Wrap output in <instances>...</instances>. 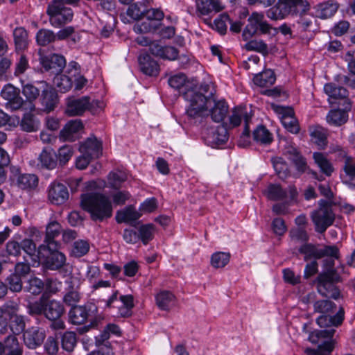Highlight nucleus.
I'll list each match as a JSON object with an SVG mask.
<instances>
[{
	"label": "nucleus",
	"mask_w": 355,
	"mask_h": 355,
	"mask_svg": "<svg viewBox=\"0 0 355 355\" xmlns=\"http://www.w3.org/2000/svg\"><path fill=\"white\" fill-rule=\"evenodd\" d=\"M336 308L334 302L328 300L316 301L313 304L314 311L321 313L316 322L320 327L327 328L310 332L308 340L313 344H319L316 349L307 347L304 353L307 355H330L334 349L336 340L333 338L336 332L334 327L342 324L345 318V311L340 307L334 315H331Z\"/></svg>",
	"instance_id": "nucleus-1"
},
{
	"label": "nucleus",
	"mask_w": 355,
	"mask_h": 355,
	"mask_svg": "<svg viewBox=\"0 0 355 355\" xmlns=\"http://www.w3.org/2000/svg\"><path fill=\"white\" fill-rule=\"evenodd\" d=\"M207 86L196 89H188L183 92L184 98L189 103L186 110V116L190 123L200 124L208 116L207 109L214 104L209 113L212 120L220 123L224 120L228 112L229 107L224 100L216 101L210 93L205 96L201 90L206 91Z\"/></svg>",
	"instance_id": "nucleus-2"
},
{
	"label": "nucleus",
	"mask_w": 355,
	"mask_h": 355,
	"mask_svg": "<svg viewBox=\"0 0 355 355\" xmlns=\"http://www.w3.org/2000/svg\"><path fill=\"white\" fill-rule=\"evenodd\" d=\"M27 312L31 316L44 315L51 322L50 328L53 330H63L66 325L62 316L65 309L62 303L56 300H45L42 296L38 300L27 304Z\"/></svg>",
	"instance_id": "nucleus-3"
},
{
	"label": "nucleus",
	"mask_w": 355,
	"mask_h": 355,
	"mask_svg": "<svg viewBox=\"0 0 355 355\" xmlns=\"http://www.w3.org/2000/svg\"><path fill=\"white\" fill-rule=\"evenodd\" d=\"M81 207L90 214L94 221H103L112 216V205L109 197L98 192L81 195Z\"/></svg>",
	"instance_id": "nucleus-4"
},
{
	"label": "nucleus",
	"mask_w": 355,
	"mask_h": 355,
	"mask_svg": "<svg viewBox=\"0 0 355 355\" xmlns=\"http://www.w3.org/2000/svg\"><path fill=\"white\" fill-rule=\"evenodd\" d=\"M309 8L307 0H278L266 11V16L272 20L282 19L288 15H302Z\"/></svg>",
	"instance_id": "nucleus-5"
},
{
	"label": "nucleus",
	"mask_w": 355,
	"mask_h": 355,
	"mask_svg": "<svg viewBox=\"0 0 355 355\" xmlns=\"http://www.w3.org/2000/svg\"><path fill=\"white\" fill-rule=\"evenodd\" d=\"M330 268L326 272L318 275L315 279L318 293L324 297L338 299L340 295L339 291L336 288L335 283L340 279V276L334 269V261H329Z\"/></svg>",
	"instance_id": "nucleus-6"
},
{
	"label": "nucleus",
	"mask_w": 355,
	"mask_h": 355,
	"mask_svg": "<svg viewBox=\"0 0 355 355\" xmlns=\"http://www.w3.org/2000/svg\"><path fill=\"white\" fill-rule=\"evenodd\" d=\"M242 36L244 40H248L257 34L275 35L277 29L270 25L261 12H253L248 19Z\"/></svg>",
	"instance_id": "nucleus-7"
},
{
	"label": "nucleus",
	"mask_w": 355,
	"mask_h": 355,
	"mask_svg": "<svg viewBox=\"0 0 355 355\" xmlns=\"http://www.w3.org/2000/svg\"><path fill=\"white\" fill-rule=\"evenodd\" d=\"M98 309L93 303H87L83 306H73L69 311V320L73 324H83L87 320H90V324L84 326L79 329L80 334L89 331L92 327H94L96 322L94 318L96 315Z\"/></svg>",
	"instance_id": "nucleus-8"
},
{
	"label": "nucleus",
	"mask_w": 355,
	"mask_h": 355,
	"mask_svg": "<svg viewBox=\"0 0 355 355\" xmlns=\"http://www.w3.org/2000/svg\"><path fill=\"white\" fill-rule=\"evenodd\" d=\"M101 107V101L92 100L89 96H85L80 98L69 96L66 99L65 114L69 116H81L87 110L95 112Z\"/></svg>",
	"instance_id": "nucleus-9"
},
{
	"label": "nucleus",
	"mask_w": 355,
	"mask_h": 355,
	"mask_svg": "<svg viewBox=\"0 0 355 355\" xmlns=\"http://www.w3.org/2000/svg\"><path fill=\"white\" fill-rule=\"evenodd\" d=\"M320 205L318 209L311 212V217L315 225V231L322 234L334 223L335 214L331 207L328 205L326 201L321 200Z\"/></svg>",
	"instance_id": "nucleus-10"
},
{
	"label": "nucleus",
	"mask_w": 355,
	"mask_h": 355,
	"mask_svg": "<svg viewBox=\"0 0 355 355\" xmlns=\"http://www.w3.org/2000/svg\"><path fill=\"white\" fill-rule=\"evenodd\" d=\"M119 292L115 291L107 300L106 306L118 309L116 317L129 318L132 315L134 297L132 295H121L118 298Z\"/></svg>",
	"instance_id": "nucleus-11"
},
{
	"label": "nucleus",
	"mask_w": 355,
	"mask_h": 355,
	"mask_svg": "<svg viewBox=\"0 0 355 355\" xmlns=\"http://www.w3.org/2000/svg\"><path fill=\"white\" fill-rule=\"evenodd\" d=\"M46 13L49 17L51 25L55 28H60L71 22L73 17L71 8L55 4L48 5Z\"/></svg>",
	"instance_id": "nucleus-12"
},
{
	"label": "nucleus",
	"mask_w": 355,
	"mask_h": 355,
	"mask_svg": "<svg viewBox=\"0 0 355 355\" xmlns=\"http://www.w3.org/2000/svg\"><path fill=\"white\" fill-rule=\"evenodd\" d=\"M299 252L304 255V260L308 261L312 258L320 259L324 257L338 258V248L335 245H325L318 248L311 243H304L299 248Z\"/></svg>",
	"instance_id": "nucleus-13"
},
{
	"label": "nucleus",
	"mask_w": 355,
	"mask_h": 355,
	"mask_svg": "<svg viewBox=\"0 0 355 355\" xmlns=\"http://www.w3.org/2000/svg\"><path fill=\"white\" fill-rule=\"evenodd\" d=\"M252 119V114L248 111L245 107H236L231 112L229 117V128L239 126L241 121L244 122V129L241 135V138H248L250 137L249 123Z\"/></svg>",
	"instance_id": "nucleus-14"
},
{
	"label": "nucleus",
	"mask_w": 355,
	"mask_h": 355,
	"mask_svg": "<svg viewBox=\"0 0 355 355\" xmlns=\"http://www.w3.org/2000/svg\"><path fill=\"white\" fill-rule=\"evenodd\" d=\"M272 107L275 112L279 114L282 125L288 132L293 134L299 132L300 126L292 108L280 105H272Z\"/></svg>",
	"instance_id": "nucleus-15"
},
{
	"label": "nucleus",
	"mask_w": 355,
	"mask_h": 355,
	"mask_svg": "<svg viewBox=\"0 0 355 355\" xmlns=\"http://www.w3.org/2000/svg\"><path fill=\"white\" fill-rule=\"evenodd\" d=\"M10 180L13 182H16L17 186L21 189H31L37 186V177L34 174H22L19 166H11L10 167Z\"/></svg>",
	"instance_id": "nucleus-16"
},
{
	"label": "nucleus",
	"mask_w": 355,
	"mask_h": 355,
	"mask_svg": "<svg viewBox=\"0 0 355 355\" xmlns=\"http://www.w3.org/2000/svg\"><path fill=\"white\" fill-rule=\"evenodd\" d=\"M40 62L46 71H50L53 74L60 73L66 66L64 57L55 53L40 55Z\"/></svg>",
	"instance_id": "nucleus-17"
},
{
	"label": "nucleus",
	"mask_w": 355,
	"mask_h": 355,
	"mask_svg": "<svg viewBox=\"0 0 355 355\" xmlns=\"http://www.w3.org/2000/svg\"><path fill=\"white\" fill-rule=\"evenodd\" d=\"M46 338L45 331L36 327H32L24 333V344L29 349H36L42 345Z\"/></svg>",
	"instance_id": "nucleus-18"
},
{
	"label": "nucleus",
	"mask_w": 355,
	"mask_h": 355,
	"mask_svg": "<svg viewBox=\"0 0 355 355\" xmlns=\"http://www.w3.org/2000/svg\"><path fill=\"white\" fill-rule=\"evenodd\" d=\"M84 128L80 119L69 121L60 132V137L64 141H74L78 138V133Z\"/></svg>",
	"instance_id": "nucleus-19"
},
{
	"label": "nucleus",
	"mask_w": 355,
	"mask_h": 355,
	"mask_svg": "<svg viewBox=\"0 0 355 355\" xmlns=\"http://www.w3.org/2000/svg\"><path fill=\"white\" fill-rule=\"evenodd\" d=\"M49 200L55 205L63 204L69 198L67 187L59 182H52L48 190Z\"/></svg>",
	"instance_id": "nucleus-20"
},
{
	"label": "nucleus",
	"mask_w": 355,
	"mask_h": 355,
	"mask_svg": "<svg viewBox=\"0 0 355 355\" xmlns=\"http://www.w3.org/2000/svg\"><path fill=\"white\" fill-rule=\"evenodd\" d=\"M149 51L153 55L168 60H176L179 54V51L175 47L164 46L157 42H152L149 44Z\"/></svg>",
	"instance_id": "nucleus-21"
},
{
	"label": "nucleus",
	"mask_w": 355,
	"mask_h": 355,
	"mask_svg": "<svg viewBox=\"0 0 355 355\" xmlns=\"http://www.w3.org/2000/svg\"><path fill=\"white\" fill-rule=\"evenodd\" d=\"M79 150L87 157L96 159L102 155V144L96 138L89 137L80 145Z\"/></svg>",
	"instance_id": "nucleus-22"
},
{
	"label": "nucleus",
	"mask_w": 355,
	"mask_h": 355,
	"mask_svg": "<svg viewBox=\"0 0 355 355\" xmlns=\"http://www.w3.org/2000/svg\"><path fill=\"white\" fill-rule=\"evenodd\" d=\"M205 137L206 142L213 147L223 144L228 139L227 128L224 125H218L209 130Z\"/></svg>",
	"instance_id": "nucleus-23"
},
{
	"label": "nucleus",
	"mask_w": 355,
	"mask_h": 355,
	"mask_svg": "<svg viewBox=\"0 0 355 355\" xmlns=\"http://www.w3.org/2000/svg\"><path fill=\"white\" fill-rule=\"evenodd\" d=\"M196 12L200 16L209 15L223 9L220 0H196Z\"/></svg>",
	"instance_id": "nucleus-24"
},
{
	"label": "nucleus",
	"mask_w": 355,
	"mask_h": 355,
	"mask_svg": "<svg viewBox=\"0 0 355 355\" xmlns=\"http://www.w3.org/2000/svg\"><path fill=\"white\" fill-rule=\"evenodd\" d=\"M343 163L340 176L343 183L349 184L355 179V159L343 153Z\"/></svg>",
	"instance_id": "nucleus-25"
},
{
	"label": "nucleus",
	"mask_w": 355,
	"mask_h": 355,
	"mask_svg": "<svg viewBox=\"0 0 355 355\" xmlns=\"http://www.w3.org/2000/svg\"><path fill=\"white\" fill-rule=\"evenodd\" d=\"M138 60L140 69L144 74L150 76L158 75L159 71V64L148 53H141L139 56Z\"/></svg>",
	"instance_id": "nucleus-26"
},
{
	"label": "nucleus",
	"mask_w": 355,
	"mask_h": 355,
	"mask_svg": "<svg viewBox=\"0 0 355 355\" xmlns=\"http://www.w3.org/2000/svg\"><path fill=\"white\" fill-rule=\"evenodd\" d=\"M52 248L53 250H48L49 254L46 257L45 266L49 270H56L65 265L66 257L63 253L57 250L56 248H53V246Z\"/></svg>",
	"instance_id": "nucleus-27"
},
{
	"label": "nucleus",
	"mask_w": 355,
	"mask_h": 355,
	"mask_svg": "<svg viewBox=\"0 0 355 355\" xmlns=\"http://www.w3.org/2000/svg\"><path fill=\"white\" fill-rule=\"evenodd\" d=\"M41 102L46 112L53 111L58 103L56 92L51 87H46L42 91Z\"/></svg>",
	"instance_id": "nucleus-28"
},
{
	"label": "nucleus",
	"mask_w": 355,
	"mask_h": 355,
	"mask_svg": "<svg viewBox=\"0 0 355 355\" xmlns=\"http://www.w3.org/2000/svg\"><path fill=\"white\" fill-rule=\"evenodd\" d=\"M311 140L320 148H324L327 145V129L320 126L313 125L309 128Z\"/></svg>",
	"instance_id": "nucleus-29"
},
{
	"label": "nucleus",
	"mask_w": 355,
	"mask_h": 355,
	"mask_svg": "<svg viewBox=\"0 0 355 355\" xmlns=\"http://www.w3.org/2000/svg\"><path fill=\"white\" fill-rule=\"evenodd\" d=\"M13 40L17 52L24 51L28 45V34L21 26L16 27L12 32Z\"/></svg>",
	"instance_id": "nucleus-30"
},
{
	"label": "nucleus",
	"mask_w": 355,
	"mask_h": 355,
	"mask_svg": "<svg viewBox=\"0 0 355 355\" xmlns=\"http://www.w3.org/2000/svg\"><path fill=\"white\" fill-rule=\"evenodd\" d=\"M60 225L56 221H52L48 224L44 240V242L46 243L47 250H53L52 246L57 248V243L54 241V239L60 234Z\"/></svg>",
	"instance_id": "nucleus-31"
},
{
	"label": "nucleus",
	"mask_w": 355,
	"mask_h": 355,
	"mask_svg": "<svg viewBox=\"0 0 355 355\" xmlns=\"http://www.w3.org/2000/svg\"><path fill=\"white\" fill-rule=\"evenodd\" d=\"M56 155L53 149L44 148L39 157V163L42 168L52 170L57 166Z\"/></svg>",
	"instance_id": "nucleus-32"
},
{
	"label": "nucleus",
	"mask_w": 355,
	"mask_h": 355,
	"mask_svg": "<svg viewBox=\"0 0 355 355\" xmlns=\"http://www.w3.org/2000/svg\"><path fill=\"white\" fill-rule=\"evenodd\" d=\"M276 80L275 73L271 69H266L256 74L253 81L257 86L268 87L272 85Z\"/></svg>",
	"instance_id": "nucleus-33"
},
{
	"label": "nucleus",
	"mask_w": 355,
	"mask_h": 355,
	"mask_svg": "<svg viewBox=\"0 0 355 355\" xmlns=\"http://www.w3.org/2000/svg\"><path fill=\"white\" fill-rule=\"evenodd\" d=\"M343 85H336L335 83H327L324 86V92L332 98H347L349 96V92L346 88L342 86Z\"/></svg>",
	"instance_id": "nucleus-34"
},
{
	"label": "nucleus",
	"mask_w": 355,
	"mask_h": 355,
	"mask_svg": "<svg viewBox=\"0 0 355 355\" xmlns=\"http://www.w3.org/2000/svg\"><path fill=\"white\" fill-rule=\"evenodd\" d=\"M326 119L329 125L340 126L347 122L348 114L343 110H331L327 114Z\"/></svg>",
	"instance_id": "nucleus-35"
},
{
	"label": "nucleus",
	"mask_w": 355,
	"mask_h": 355,
	"mask_svg": "<svg viewBox=\"0 0 355 355\" xmlns=\"http://www.w3.org/2000/svg\"><path fill=\"white\" fill-rule=\"evenodd\" d=\"M315 163L320 168V171L327 176H330L334 171V166L326 155L320 152H315L313 155Z\"/></svg>",
	"instance_id": "nucleus-36"
},
{
	"label": "nucleus",
	"mask_w": 355,
	"mask_h": 355,
	"mask_svg": "<svg viewBox=\"0 0 355 355\" xmlns=\"http://www.w3.org/2000/svg\"><path fill=\"white\" fill-rule=\"evenodd\" d=\"M338 8V4L335 3L328 1L320 3L315 8V15L321 19L331 17L336 12Z\"/></svg>",
	"instance_id": "nucleus-37"
},
{
	"label": "nucleus",
	"mask_w": 355,
	"mask_h": 355,
	"mask_svg": "<svg viewBox=\"0 0 355 355\" xmlns=\"http://www.w3.org/2000/svg\"><path fill=\"white\" fill-rule=\"evenodd\" d=\"M8 327L15 335H19L26 328V318L22 315H13L8 318Z\"/></svg>",
	"instance_id": "nucleus-38"
},
{
	"label": "nucleus",
	"mask_w": 355,
	"mask_h": 355,
	"mask_svg": "<svg viewBox=\"0 0 355 355\" xmlns=\"http://www.w3.org/2000/svg\"><path fill=\"white\" fill-rule=\"evenodd\" d=\"M156 304L162 310H168L175 301L174 295L167 291H163L157 294Z\"/></svg>",
	"instance_id": "nucleus-39"
},
{
	"label": "nucleus",
	"mask_w": 355,
	"mask_h": 355,
	"mask_svg": "<svg viewBox=\"0 0 355 355\" xmlns=\"http://www.w3.org/2000/svg\"><path fill=\"white\" fill-rule=\"evenodd\" d=\"M253 139L261 144L268 145L272 141V135L263 125H259L253 131Z\"/></svg>",
	"instance_id": "nucleus-40"
},
{
	"label": "nucleus",
	"mask_w": 355,
	"mask_h": 355,
	"mask_svg": "<svg viewBox=\"0 0 355 355\" xmlns=\"http://www.w3.org/2000/svg\"><path fill=\"white\" fill-rule=\"evenodd\" d=\"M141 214L132 207H128L124 210L116 213V220L118 223L135 221L139 219Z\"/></svg>",
	"instance_id": "nucleus-41"
},
{
	"label": "nucleus",
	"mask_w": 355,
	"mask_h": 355,
	"mask_svg": "<svg viewBox=\"0 0 355 355\" xmlns=\"http://www.w3.org/2000/svg\"><path fill=\"white\" fill-rule=\"evenodd\" d=\"M35 38L38 45L45 46L49 44L55 42L56 40V35L51 30L42 28L37 32Z\"/></svg>",
	"instance_id": "nucleus-42"
},
{
	"label": "nucleus",
	"mask_w": 355,
	"mask_h": 355,
	"mask_svg": "<svg viewBox=\"0 0 355 355\" xmlns=\"http://www.w3.org/2000/svg\"><path fill=\"white\" fill-rule=\"evenodd\" d=\"M273 168L279 178L284 180L289 175L287 163L281 157H275L271 159Z\"/></svg>",
	"instance_id": "nucleus-43"
},
{
	"label": "nucleus",
	"mask_w": 355,
	"mask_h": 355,
	"mask_svg": "<svg viewBox=\"0 0 355 355\" xmlns=\"http://www.w3.org/2000/svg\"><path fill=\"white\" fill-rule=\"evenodd\" d=\"M40 89L31 83H27L22 87V94L28 101L30 110H34L35 106L32 103L40 95Z\"/></svg>",
	"instance_id": "nucleus-44"
},
{
	"label": "nucleus",
	"mask_w": 355,
	"mask_h": 355,
	"mask_svg": "<svg viewBox=\"0 0 355 355\" xmlns=\"http://www.w3.org/2000/svg\"><path fill=\"white\" fill-rule=\"evenodd\" d=\"M54 78V83L60 92L65 93L68 92L73 85L72 76L65 74H56Z\"/></svg>",
	"instance_id": "nucleus-45"
},
{
	"label": "nucleus",
	"mask_w": 355,
	"mask_h": 355,
	"mask_svg": "<svg viewBox=\"0 0 355 355\" xmlns=\"http://www.w3.org/2000/svg\"><path fill=\"white\" fill-rule=\"evenodd\" d=\"M110 187L114 189H119L121 185L127 180V175L122 171H111L107 176Z\"/></svg>",
	"instance_id": "nucleus-46"
},
{
	"label": "nucleus",
	"mask_w": 355,
	"mask_h": 355,
	"mask_svg": "<svg viewBox=\"0 0 355 355\" xmlns=\"http://www.w3.org/2000/svg\"><path fill=\"white\" fill-rule=\"evenodd\" d=\"M230 254L229 252H217L211 257V265L215 268H223L230 261Z\"/></svg>",
	"instance_id": "nucleus-47"
},
{
	"label": "nucleus",
	"mask_w": 355,
	"mask_h": 355,
	"mask_svg": "<svg viewBox=\"0 0 355 355\" xmlns=\"http://www.w3.org/2000/svg\"><path fill=\"white\" fill-rule=\"evenodd\" d=\"M248 51H256L266 55L268 54V45L262 40H252L245 44Z\"/></svg>",
	"instance_id": "nucleus-48"
},
{
	"label": "nucleus",
	"mask_w": 355,
	"mask_h": 355,
	"mask_svg": "<svg viewBox=\"0 0 355 355\" xmlns=\"http://www.w3.org/2000/svg\"><path fill=\"white\" fill-rule=\"evenodd\" d=\"M153 234L154 225L153 224L142 225L138 229L139 240L145 245L153 239Z\"/></svg>",
	"instance_id": "nucleus-49"
},
{
	"label": "nucleus",
	"mask_w": 355,
	"mask_h": 355,
	"mask_svg": "<svg viewBox=\"0 0 355 355\" xmlns=\"http://www.w3.org/2000/svg\"><path fill=\"white\" fill-rule=\"evenodd\" d=\"M21 129L26 132H34L38 128V123L34 119V116L30 113H26L20 123Z\"/></svg>",
	"instance_id": "nucleus-50"
},
{
	"label": "nucleus",
	"mask_w": 355,
	"mask_h": 355,
	"mask_svg": "<svg viewBox=\"0 0 355 355\" xmlns=\"http://www.w3.org/2000/svg\"><path fill=\"white\" fill-rule=\"evenodd\" d=\"M268 198L272 200H281L286 197V191L279 184H270L267 190Z\"/></svg>",
	"instance_id": "nucleus-51"
},
{
	"label": "nucleus",
	"mask_w": 355,
	"mask_h": 355,
	"mask_svg": "<svg viewBox=\"0 0 355 355\" xmlns=\"http://www.w3.org/2000/svg\"><path fill=\"white\" fill-rule=\"evenodd\" d=\"M76 335L73 331H66L62 336L61 343L63 349L67 352L73 351L76 345Z\"/></svg>",
	"instance_id": "nucleus-52"
},
{
	"label": "nucleus",
	"mask_w": 355,
	"mask_h": 355,
	"mask_svg": "<svg viewBox=\"0 0 355 355\" xmlns=\"http://www.w3.org/2000/svg\"><path fill=\"white\" fill-rule=\"evenodd\" d=\"M44 288V283L36 277H31L28 282V286L26 287L28 292L35 295L40 294Z\"/></svg>",
	"instance_id": "nucleus-53"
},
{
	"label": "nucleus",
	"mask_w": 355,
	"mask_h": 355,
	"mask_svg": "<svg viewBox=\"0 0 355 355\" xmlns=\"http://www.w3.org/2000/svg\"><path fill=\"white\" fill-rule=\"evenodd\" d=\"M89 250V245L87 241L78 240L73 243L71 254L75 257H81L85 255Z\"/></svg>",
	"instance_id": "nucleus-54"
},
{
	"label": "nucleus",
	"mask_w": 355,
	"mask_h": 355,
	"mask_svg": "<svg viewBox=\"0 0 355 355\" xmlns=\"http://www.w3.org/2000/svg\"><path fill=\"white\" fill-rule=\"evenodd\" d=\"M21 250H23L32 260L35 261L36 245L32 239H24L20 241Z\"/></svg>",
	"instance_id": "nucleus-55"
},
{
	"label": "nucleus",
	"mask_w": 355,
	"mask_h": 355,
	"mask_svg": "<svg viewBox=\"0 0 355 355\" xmlns=\"http://www.w3.org/2000/svg\"><path fill=\"white\" fill-rule=\"evenodd\" d=\"M146 12V8L141 7L135 2L128 7L126 13L132 19L139 20L144 17Z\"/></svg>",
	"instance_id": "nucleus-56"
},
{
	"label": "nucleus",
	"mask_w": 355,
	"mask_h": 355,
	"mask_svg": "<svg viewBox=\"0 0 355 355\" xmlns=\"http://www.w3.org/2000/svg\"><path fill=\"white\" fill-rule=\"evenodd\" d=\"M73 154V147L70 145H64L58 150V159L60 164L64 165L69 162Z\"/></svg>",
	"instance_id": "nucleus-57"
},
{
	"label": "nucleus",
	"mask_w": 355,
	"mask_h": 355,
	"mask_svg": "<svg viewBox=\"0 0 355 355\" xmlns=\"http://www.w3.org/2000/svg\"><path fill=\"white\" fill-rule=\"evenodd\" d=\"M6 282L9 289L12 292H20L23 288L21 277L17 274L12 273L9 275Z\"/></svg>",
	"instance_id": "nucleus-58"
},
{
	"label": "nucleus",
	"mask_w": 355,
	"mask_h": 355,
	"mask_svg": "<svg viewBox=\"0 0 355 355\" xmlns=\"http://www.w3.org/2000/svg\"><path fill=\"white\" fill-rule=\"evenodd\" d=\"M19 239V237L15 236L6 243V251L10 255L17 257L21 254V245Z\"/></svg>",
	"instance_id": "nucleus-59"
},
{
	"label": "nucleus",
	"mask_w": 355,
	"mask_h": 355,
	"mask_svg": "<svg viewBox=\"0 0 355 355\" xmlns=\"http://www.w3.org/2000/svg\"><path fill=\"white\" fill-rule=\"evenodd\" d=\"M289 235L292 240L297 242H306L309 240L306 231L301 227L291 229Z\"/></svg>",
	"instance_id": "nucleus-60"
},
{
	"label": "nucleus",
	"mask_w": 355,
	"mask_h": 355,
	"mask_svg": "<svg viewBox=\"0 0 355 355\" xmlns=\"http://www.w3.org/2000/svg\"><path fill=\"white\" fill-rule=\"evenodd\" d=\"M80 300V295L79 292L73 288H71L63 297L64 302L69 306H73Z\"/></svg>",
	"instance_id": "nucleus-61"
},
{
	"label": "nucleus",
	"mask_w": 355,
	"mask_h": 355,
	"mask_svg": "<svg viewBox=\"0 0 355 355\" xmlns=\"http://www.w3.org/2000/svg\"><path fill=\"white\" fill-rule=\"evenodd\" d=\"M110 335L108 331L103 329L99 335L95 337V343L98 347L103 348L104 352H106L107 348H110V343L109 342Z\"/></svg>",
	"instance_id": "nucleus-62"
},
{
	"label": "nucleus",
	"mask_w": 355,
	"mask_h": 355,
	"mask_svg": "<svg viewBox=\"0 0 355 355\" xmlns=\"http://www.w3.org/2000/svg\"><path fill=\"white\" fill-rule=\"evenodd\" d=\"M334 80L338 85H343L352 89H355V75L352 73L349 76L338 74L335 77Z\"/></svg>",
	"instance_id": "nucleus-63"
},
{
	"label": "nucleus",
	"mask_w": 355,
	"mask_h": 355,
	"mask_svg": "<svg viewBox=\"0 0 355 355\" xmlns=\"http://www.w3.org/2000/svg\"><path fill=\"white\" fill-rule=\"evenodd\" d=\"M230 22V19L227 15L223 14L216 19L214 21L216 29L221 34L223 35L227 31V22Z\"/></svg>",
	"instance_id": "nucleus-64"
}]
</instances>
